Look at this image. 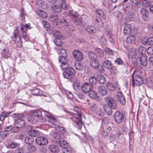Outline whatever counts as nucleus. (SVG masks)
I'll use <instances>...</instances> for the list:
<instances>
[{"label": "nucleus", "mask_w": 153, "mask_h": 153, "mask_svg": "<svg viewBox=\"0 0 153 153\" xmlns=\"http://www.w3.org/2000/svg\"><path fill=\"white\" fill-rule=\"evenodd\" d=\"M74 110L77 113V114H74L72 112L68 111L67 112L70 115L73 116L74 118H72L73 121L76 124V127L78 129H80L83 124L82 122V115L81 111V109L77 106L74 107Z\"/></svg>", "instance_id": "f257e3e1"}, {"label": "nucleus", "mask_w": 153, "mask_h": 153, "mask_svg": "<svg viewBox=\"0 0 153 153\" xmlns=\"http://www.w3.org/2000/svg\"><path fill=\"white\" fill-rule=\"evenodd\" d=\"M105 100L106 104L104 106V108L106 113L111 114L112 113L111 109H115L116 107L114 100L109 97H105Z\"/></svg>", "instance_id": "f03ea898"}, {"label": "nucleus", "mask_w": 153, "mask_h": 153, "mask_svg": "<svg viewBox=\"0 0 153 153\" xmlns=\"http://www.w3.org/2000/svg\"><path fill=\"white\" fill-rule=\"evenodd\" d=\"M53 137L57 140H59V145L63 149V152L65 150V149H68V145L66 141L61 136V135L59 133H55L53 135Z\"/></svg>", "instance_id": "7ed1b4c3"}, {"label": "nucleus", "mask_w": 153, "mask_h": 153, "mask_svg": "<svg viewBox=\"0 0 153 153\" xmlns=\"http://www.w3.org/2000/svg\"><path fill=\"white\" fill-rule=\"evenodd\" d=\"M68 16L74 21V22L77 25L81 24L82 22V19L79 17L77 12L73 10L69 11Z\"/></svg>", "instance_id": "20e7f679"}, {"label": "nucleus", "mask_w": 153, "mask_h": 153, "mask_svg": "<svg viewBox=\"0 0 153 153\" xmlns=\"http://www.w3.org/2000/svg\"><path fill=\"white\" fill-rule=\"evenodd\" d=\"M88 56L90 59V64L94 68H97L99 66V62L97 57L94 52L90 51L88 53Z\"/></svg>", "instance_id": "39448f33"}, {"label": "nucleus", "mask_w": 153, "mask_h": 153, "mask_svg": "<svg viewBox=\"0 0 153 153\" xmlns=\"http://www.w3.org/2000/svg\"><path fill=\"white\" fill-rule=\"evenodd\" d=\"M60 61L62 60V63L60 65V67L62 69H65L67 71L73 75L75 74V70L71 67H69L68 64L67 62V59L63 58H61Z\"/></svg>", "instance_id": "423d86ee"}, {"label": "nucleus", "mask_w": 153, "mask_h": 153, "mask_svg": "<svg viewBox=\"0 0 153 153\" xmlns=\"http://www.w3.org/2000/svg\"><path fill=\"white\" fill-rule=\"evenodd\" d=\"M14 114L15 115V125L16 126V128H20L24 126L25 123L23 119L24 115L22 114Z\"/></svg>", "instance_id": "0eeeda50"}, {"label": "nucleus", "mask_w": 153, "mask_h": 153, "mask_svg": "<svg viewBox=\"0 0 153 153\" xmlns=\"http://www.w3.org/2000/svg\"><path fill=\"white\" fill-rule=\"evenodd\" d=\"M134 73L132 75V85L133 87L136 85H142L143 82V80L142 77L138 74H136L134 79Z\"/></svg>", "instance_id": "6e6552de"}, {"label": "nucleus", "mask_w": 153, "mask_h": 153, "mask_svg": "<svg viewBox=\"0 0 153 153\" xmlns=\"http://www.w3.org/2000/svg\"><path fill=\"white\" fill-rule=\"evenodd\" d=\"M96 14L98 18L95 19V20L97 22L99 23L100 24H102L101 21V19H104L106 18V16L104 14V12L101 9H97L96 12Z\"/></svg>", "instance_id": "1a4fd4ad"}, {"label": "nucleus", "mask_w": 153, "mask_h": 153, "mask_svg": "<svg viewBox=\"0 0 153 153\" xmlns=\"http://www.w3.org/2000/svg\"><path fill=\"white\" fill-rule=\"evenodd\" d=\"M137 62L138 64L145 66L147 64V57L145 54H143L142 56H140L137 59Z\"/></svg>", "instance_id": "9d476101"}, {"label": "nucleus", "mask_w": 153, "mask_h": 153, "mask_svg": "<svg viewBox=\"0 0 153 153\" xmlns=\"http://www.w3.org/2000/svg\"><path fill=\"white\" fill-rule=\"evenodd\" d=\"M124 114L121 113L120 111H117L114 114V118L116 122L118 123H121L124 119Z\"/></svg>", "instance_id": "9b49d317"}, {"label": "nucleus", "mask_w": 153, "mask_h": 153, "mask_svg": "<svg viewBox=\"0 0 153 153\" xmlns=\"http://www.w3.org/2000/svg\"><path fill=\"white\" fill-rule=\"evenodd\" d=\"M19 33L20 32L19 30L16 28L13 32V37H14L15 39H16L18 37H19V41H18L17 42H16V44L17 46L19 47L22 46V39L20 36H19Z\"/></svg>", "instance_id": "f8f14e48"}, {"label": "nucleus", "mask_w": 153, "mask_h": 153, "mask_svg": "<svg viewBox=\"0 0 153 153\" xmlns=\"http://www.w3.org/2000/svg\"><path fill=\"white\" fill-rule=\"evenodd\" d=\"M36 143L39 145H45L48 142L47 139L43 137H38L36 139Z\"/></svg>", "instance_id": "ddd939ff"}, {"label": "nucleus", "mask_w": 153, "mask_h": 153, "mask_svg": "<svg viewBox=\"0 0 153 153\" xmlns=\"http://www.w3.org/2000/svg\"><path fill=\"white\" fill-rule=\"evenodd\" d=\"M56 38L54 40V42L57 46H60L63 44L61 39H63V36L61 35L59 32H57V34L55 35Z\"/></svg>", "instance_id": "4468645a"}, {"label": "nucleus", "mask_w": 153, "mask_h": 153, "mask_svg": "<svg viewBox=\"0 0 153 153\" xmlns=\"http://www.w3.org/2000/svg\"><path fill=\"white\" fill-rule=\"evenodd\" d=\"M92 88V86L86 82L83 84L81 87L82 90L84 93L89 92Z\"/></svg>", "instance_id": "2eb2a0df"}, {"label": "nucleus", "mask_w": 153, "mask_h": 153, "mask_svg": "<svg viewBox=\"0 0 153 153\" xmlns=\"http://www.w3.org/2000/svg\"><path fill=\"white\" fill-rule=\"evenodd\" d=\"M73 55L74 58L77 60L80 61L83 58L82 53L79 51L74 50L73 52Z\"/></svg>", "instance_id": "dca6fc26"}, {"label": "nucleus", "mask_w": 153, "mask_h": 153, "mask_svg": "<svg viewBox=\"0 0 153 153\" xmlns=\"http://www.w3.org/2000/svg\"><path fill=\"white\" fill-rule=\"evenodd\" d=\"M117 99L122 105H124L126 103V100L123 94L121 92H118Z\"/></svg>", "instance_id": "f3484780"}, {"label": "nucleus", "mask_w": 153, "mask_h": 153, "mask_svg": "<svg viewBox=\"0 0 153 153\" xmlns=\"http://www.w3.org/2000/svg\"><path fill=\"white\" fill-rule=\"evenodd\" d=\"M140 13L142 15L143 19L146 21L148 17L149 11L146 9L142 8L140 10Z\"/></svg>", "instance_id": "a211bd4d"}, {"label": "nucleus", "mask_w": 153, "mask_h": 153, "mask_svg": "<svg viewBox=\"0 0 153 153\" xmlns=\"http://www.w3.org/2000/svg\"><path fill=\"white\" fill-rule=\"evenodd\" d=\"M32 115L38 119L42 120V113L40 110L38 109L33 111L32 113Z\"/></svg>", "instance_id": "6ab92c4d"}, {"label": "nucleus", "mask_w": 153, "mask_h": 153, "mask_svg": "<svg viewBox=\"0 0 153 153\" xmlns=\"http://www.w3.org/2000/svg\"><path fill=\"white\" fill-rule=\"evenodd\" d=\"M49 150L51 152L57 153L59 151V148L58 146L54 145H51L48 146Z\"/></svg>", "instance_id": "aec40b11"}, {"label": "nucleus", "mask_w": 153, "mask_h": 153, "mask_svg": "<svg viewBox=\"0 0 153 153\" xmlns=\"http://www.w3.org/2000/svg\"><path fill=\"white\" fill-rule=\"evenodd\" d=\"M58 53L59 54H60L61 55V57H60L59 58V61L61 63H62V61H60V59L61 58H63L65 59V57L67 56V53H66V50L64 49H61L59 50V51H58Z\"/></svg>", "instance_id": "412c9836"}, {"label": "nucleus", "mask_w": 153, "mask_h": 153, "mask_svg": "<svg viewBox=\"0 0 153 153\" xmlns=\"http://www.w3.org/2000/svg\"><path fill=\"white\" fill-rule=\"evenodd\" d=\"M86 30L91 33H94L96 32V29L93 25H89L86 28Z\"/></svg>", "instance_id": "4be33fe9"}, {"label": "nucleus", "mask_w": 153, "mask_h": 153, "mask_svg": "<svg viewBox=\"0 0 153 153\" xmlns=\"http://www.w3.org/2000/svg\"><path fill=\"white\" fill-rule=\"evenodd\" d=\"M131 27L129 24H126L124 27L123 29V33L125 35L129 34L131 30Z\"/></svg>", "instance_id": "5701e85b"}, {"label": "nucleus", "mask_w": 153, "mask_h": 153, "mask_svg": "<svg viewBox=\"0 0 153 153\" xmlns=\"http://www.w3.org/2000/svg\"><path fill=\"white\" fill-rule=\"evenodd\" d=\"M98 91L99 92L103 95H106L107 93V90L106 88L102 85L99 87Z\"/></svg>", "instance_id": "b1692460"}, {"label": "nucleus", "mask_w": 153, "mask_h": 153, "mask_svg": "<svg viewBox=\"0 0 153 153\" xmlns=\"http://www.w3.org/2000/svg\"><path fill=\"white\" fill-rule=\"evenodd\" d=\"M2 56L4 58H7L10 56V53L7 47L4 48L1 52Z\"/></svg>", "instance_id": "393cba45"}, {"label": "nucleus", "mask_w": 153, "mask_h": 153, "mask_svg": "<svg viewBox=\"0 0 153 153\" xmlns=\"http://www.w3.org/2000/svg\"><path fill=\"white\" fill-rule=\"evenodd\" d=\"M128 55L132 59H134L136 58L137 55L136 49H130L128 53Z\"/></svg>", "instance_id": "a878e982"}, {"label": "nucleus", "mask_w": 153, "mask_h": 153, "mask_svg": "<svg viewBox=\"0 0 153 153\" xmlns=\"http://www.w3.org/2000/svg\"><path fill=\"white\" fill-rule=\"evenodd\" d=\"M37 13L40 17L45 18L48 16L47 13L45 11L41 9H37L36 10Z\"/></svg>", "instance_id": "bb28decb"}, {"label": "nucleus", "mask_w": 153, "mask_h": 153, "mask_svg": "<svg viewBox=\"0 0 153 153\" xmlns=\"http://www.w3.org/2000/svg\"><path fill=\"white\" fill-rule=\"evenodd\" d=\"M135 40V35L131 34L126 38V41L128 43H131L134 42Z\"/></svg>", "instance_id": "cd10ccee"}, {"label": "nucleus", "mask_w": 153, "mask_h": 153, "mask_svg": "<svg viewBox=\"0 0 153 153\" xmlns=\"http://www.w3.org/2000/svg\"><path fill=\"white\" fill-rule=\"evenodd\" d=\"M29 134L32 137H36L39 135L40 132L37 130H31L28 132Z\"/></svg>", "instance_id": "c85d7f7f"}, {"label": "nucleus", "mask_w": 153, "mask_h": 153, "mask_svg": "<svg viewBox=\"0 0 153 153\" xmlns=\"http://www.w3.org/2000/svg\"><path fill=\"white\" fill-rule=\"evenodd\" d=\"M104 66L108 69H111L112 68V65L111 62L108 59L105 60L103 63Z\"/></svg>", "instance_id": "c756f323"}, {"label": "nucleus", "mask_w": 153, "mask_h": 153, "mask_svg": "<svg viewBox=\"0 0 153 153\" xmlns=\"http://www.w3.org/2000/svg\"><path fill=\"white\" fill-rule=\"evenodd\" d=\"M89 96L91 99H96L98 97L97 92L91 90L89 92Z\"/></svg>", "instance_id": "7c9ffc66"}, {"label": "nucleus", "mask_w": 153, "mask_h": 153, "mask_svg": "<svg viewBox=\"0 0 153 153\" xmlns=\"http://www.w3.org/2000/svg\"><path fill=\"white\" fill-rule=\"evenodd\" d=\"M97 79L99 83L101 84H103L105 83L106 80L105 77L103 75L98 74L97 76Z\"/></svg>", "instance_id": "2f4dec72"}, {"label": "nucleus", "mask_w": 153, "mask_h": 153, "mask_svg": "<svg viewBox=\"0 0 153 153\" xmlns=\"http://www.w3.org/2000/svg\"><path fill=\"white\" fill-rule=\"evenodd\" d=\"M32 94L35 96L43 95L42 91L38 88H35L33 90L32 92ZM44 96H45L43 95Z\"/></svg>", "instance_id": "473e14b6"}, {"label": "nucleus", "mask_w": 153, "mask_h": 153, "mask_svg": "<svg viewBox=\"0 0 153 153\" xmlns=\"http://www.w3.org/2000/svg\"><path fill=\"white\" fill-rule=\"evenodd\" d=\"M51 8L52 10L56 12H59L61 11L62 10L60 5H53L52 6Z\"/></svg>", "instance_id": "72a5a7b5"}, {"label": "nucleus", "mask_w": 153, "mask_h": 153, "mask_svg": "<svg viewBox=\"0 0 153 153\" xmlns=\"http://www.w3.org/2000/svg\"><path fill=\"white\" fill-rule=\"evenodd\" d=\"M63 70H64V71L63 73V75L64 78L68 79H71L73 78V76L72 75L67 71L65 69Z\"/></svg>", "instance_id": "f704fd0d"}, {"label": "nucleus", "mask_w": 153, "mask_h": 153, "mask_svg": "<svg viewBox=\"0 0 153 153\" xmlns=\"http://www.w3.org/2000/svg\"><path fill=\"white\" fill-rule=\"evenodd\" d=\"M95 52L97 53L99 57H102L104 56L103 51L100 48H97L95 50Z\"/></svg>", "instance_id": "c9c22d12"}, {"label": "nucleus", "mask_w": 153, "mask_h": 153, "mask_svg": "<svg viewBox=\"0 0 153 153\" xmlns=\"http://www.w3.org/2000/svg\"><path fill=\"white\" fill-rule=\"evenodd\" d=\"M59 17L57 15L54 14L51 16L50 20L57 24L58 23Z\"/></svg>", "instance_id": "e433bc0d"}, {"label": "nucleus", "mask_w": 153, "mask_h": 153, "mask_svg": "<svg viewBox=\"0 0 153 153\" xmlns=\"http://www.w3.org/2000/svg\"><path fill=\"white\" fill-rule=\"evenodd\" d=\"M104 51L106 54L110 56H113L114 55V53L111 48L106 47L104 49Z\"/></svg>", "instance_id": "4c0bfd02"}, {"label": "nucleus", "mask_w": 153, "mask_h": 153, "mask_svg": "<svg viewBox=\"0 0 153 153\" xmlns=\"http://www.w3.org/2000/svg\"><path fill=\"white\" fill-rule=\"evenodd\" d=\"M48 122L51 124L55 125L56 124L57 122V119L52 115L51 117L49 118Z\"/></svg>", "instance_id": "58836bf2"}, {"label": "nucleus", "mask_w": 153, "mask_h": 153, "mask_svg": "<svg viewBox=\"0 0 153 153\" xmlns=\"http://www.w3.org/2000/svg\"><path fill=\"white\" fill-rule=\"evenodd\" d=\"M25 142L27 144H32L33 143L34 140L33 138L27 136L25 139Z\"/></svg>", "instance_id": "ea45409f"}, {"label": "nucleus", "mask_w": 153, "mask_h": 153, "mask_svg": "<svg viewBox=\"0 0 153 153\" xmlns=\"http://www.w3.org/2000/svg\"><path fill=\"white\" fill-rule=\"evenodd\" d=\"M74 67L76 69L78 70H81L83 68L82 65L80 62H76L75 63Z\"/></svg>", "instance_id": "a19ab883"}, {"label": "nucleus", "mask_w": 153, "mask_h": 153, "mask_svg": "<svg viewBox=\"0 0 153 153\" xmlns=\"http://www.w3.org/2000/svg\"><path fill=\"white\" fill-rule=\"evenodd\" d=\"M151 4L150 0H144L142 3L143 7H147L149 6Z\"/></svg>", "instance_id": "79ce46f5"}, {"label": "nucleus", "mask_w": 153, "mask_h": 153, "mask_svg": "<svg viewBox=\"0 0 153 153\" xmlns=\"http://www.w3.org/2000/svg\"><path fill=\"white\" fill-rule=\"evenodd\" d=\"M80 84L78 82H76L74 83L73 84V87L74 89L77 91H78L80 89Z\"/></svg>", "instance_id": "37998d69"}, {"label": "nucleus", "mask_w": 153, "mask_h": 153, "mask_svg": "<svg viewBox=\"0 0 153 153\" xmlns=\"http://www.w3.org/2000/svg\"><path fill=\"white\" fill-rule=\"evenodd\" d=\"M100 43L102 45H105L107 44V42L104 36H102L99 39Z\"/></svg>", "instance_id": "c03bdc74"}, {"label": "nucleus", "mask_w": 153, "mask_h": 153, "mask_svg": "<svg viewBox=\"0 0 153 153\" xmlns=\"http://www.w3.org/2000/svg\"><path fill=\"white\" fill-rule=\"evenodd\" d=\"M55 128H56L57 130L59 131L62 134L65 133L66 131V129L65 128L60 126H57V127L55 126Z\"/></svg>", "instance_id": "a18cd8bd"}, {"label": "nucleus", "mask_w": 153, "mask_h": 153, "mask_svg": "<svg viewBox=\"0 0 153 153\" xmlns=\"http://www.w3.org/2000/svg\"><path fill=\"white\" fill-rule=\"evenodd\" d=\"M138 52L140 54V56H142L143 54H144L145 52L144 48L142 46H140L138 48Z\"/></svg>", "instance_id": "49530a36"}, {"label": "nucleus", "mask_w": 153, "mask_h": 153, "mask_svg": "<svg viewBox=\"0 0 153 153\" xmlns=\"http://www.w3.org/2000/svg\"><path fill=\"white\" fill-rule=\"evenodd\" d=\"M42 111L44 112V114L45 116L47 117L48 118L52 115V113L44 109H42Z\"/></svg>", "instance_id": "de8ad7c7"}, {"label": "nucleus", "mask_w": 153, "mask_h": 153, "mask_svg": "<svg viewBox=\"0 0 153 153\" xmlns=\"http://www.w3.org/2000/svg\"><path fill=\"white\" fill-rule=\"evenodd\" d=\"M102 131L101 134L103 137H105L108 136L109 133L108 131L106 130V127L105 128H102Z\"/></svg>", "instance_id": "09e8293b"}, {"label": "nucleus", "mask_w": 153, "mask_h": 153, "mask_svg": "<svg viewBox=\"0 0 153 153\" xmlns=\"http://www.w3.org/2000/svg\"><path fill=\"white\" fill-rule=\"evenodd\" d=\"M27 149L29 152H34L36 150L35 147L33 145L28 146L27 147Z\"/></svg>", "instance_id": "8fccbe9b"}, {"label": "nucleus", "mask_w": 153, "mask_h": 153, "mask_svg": "<svg viewBox=\"0 0 153 153\" xmlns=\"http://www.w3.org/2000/svg\"><path fill=\"white\" fill-rule=\"evenodd\" d=\"M107 87L110 90L113 91L114 90V87L113 86L112 83L108 82L107 84Z\"/></svg>", "instance_id": "3c124183"}, {"label": "nucleus", "mask_w": 153, "mask_h": 153, "mask_svg": "<svg viewBox=\"0 0 153 153\" xmlns=\"http://www.w3.org/2000/svg\"><path fill=\"white\" fill-rule=\"evenodd\" d=\"M17 146V144L14 142L9 143L8 145V146L10 148H14Z\"/></svg>", "instance_id": "603ef678"}, {"label": "nucleus", "mask_w": 153, "mask_h": 153, "mask_svg": "<svg viewBox=\"0 0 153 153\" xmlns=\"http://www.w3.org/2000/svg\"><path fill=\"white\" fill-rule=\"evenodd\" d=\"M89 81L90 83L91 84H94L96 83L97 79L94 76H92L89 79Z\"/></svg>", "instance_id": "864d4df0"}, {"label": "nucleus", "mask_w": 153, "mask_h": 153, "mask_svg": "<svg viewBox=\"0 0 153 153\" xmlns=\"http://www.w3.org/2000/svg\"><path fill=\"white\" fill-rule=\"evenodd\" d=\"M8 134V132L4 130L1 132L0 136L2 138L4 139L7 137V135Z\"/></svg>", "instance_id": "5fc2aeb1"}, {"label": "nucleus", "mask_w": 153, "mask_h": 153, "mask_svg": "<svg viewBox=\"0 0 153 153\" xmlns=\"http://www.w3.org/2000/svg\"><path fill=\"white\" fill-rule=\"evenodd\" d=\"M134 15L132 13L130 12L128 14V18H127L129 21H132L133 20Z\"/></svg>", "instance_id": "6e6d98bb"}, {"label": "nucleus", "mask_w": 153, "mask_h": 153, "mask_svg": "<svg viewBox=\"0 0 153 153\" xmlns=\"http://www.w3.org/2000/svg\"><path fill=\"white\" fill-rule=\"evenodd\" d=\"M117 138L120 139H121L122 137L121 131L117 129L115 133Z\"/></svg>", "instance_id": "4d7b16f0"}, {"label": "nucleus", "mask_w": 153, "mask_h": 153, "mask_svg": "<svg viewBox=\"0 0 153 153\" xmlns=\"http://www.w3.org/2000/svg\"><path fill=\"white\" fill-rule=\"evenodd\" d=\"M115 63L118 65H122L123 64V61L120 58H117L115 61Z\"/></svg>", "instance_id": "13d9d810"}, {"label": "nucleus", "mask_w": 153, "mask_h": 153, "mask_svg": "<svg viewBox=\"0 0 153 153\" xmlns=\"http://www.w3.org/2000/svg\"><path fill=\"white\" fill-rule=\"evenodd\" d=\"M147 53L149 55L153 54V47H151L149 48L147 51Z\"/></svg>", "instance_id": "bf43d9fd"}, {"label": "nucleus", "mask_w": 153, "mask_h": 153, "mask_svg": "<svg viewBox=\"0 0 153 153\" xmlns=\"http://www.w3.org/2000/svg\"><path fill=\"white\" fill-rule=\"evenodd\" d=\"M148 38L146 37L143 38L141 39V43L144 45H146L148 44Z\"/></svg>", "instance_id": "052dcab7"}, {"label": "nucleus", "mask_w": 153, "mask_h": 153, "mask_svg": "<svg viewBox=\"0 0 153 153\" xmlns=\"http://www.w3.org/2000/svg\"><path fill=\"white\" fill-rule=\"evenodd\" d=\"M66 93L67 96V97L68 98L71 99L72 98H73V94L71 92L68 91H66Z\"/></svg>", "instance_id": "680f3d73"}, {"label": "nucleus", "mask_w": 153, "mask_h": 153, "mask_svg": "<svg viewBox=\"0 0 153 153\" xmlns=\"http://www.w3.org/2000/svg\"><path fill=\"white\" fill-rule=\"evenodd\" d=\"M42 24L44 27L48 28L50 27V25L49 23L47 22L42 21Z\"/></svg>", "instance_id": "e2e57ef3"}, {"label": "nucleus", "mask_w": 153, "mask_h": 153, "mask_svg": "<svg viewBox=\"0 0 153 153\" xmlns=\"http://www.w3.org/2000/svg\"><path fill=\"white\" fill-rule=\"evenodd\" d=\"M111 72L113 74H116L118 72V70L114 66H112V68L111 69Z\"/></svg>", "instance_id": "0e129e2a"}, {"label": "nucleus", "mask_w": 153, "mask_h": 153, "mask_svg": "<svg viewBox=\"0 0 153 153\" xmlns=\"http://www.w3.org/2000/svg\"><path fill=\"white\" fill-rule=\"evenodd\" d=\"M129 21L128 20V19L127 18H126L125 19H123L121 21V22H120V24L121 26H123L124 25L127 24H126L127 22H128Z\"/></svg>", "instance_id": "69168bd1"}, {"label": "nucleus", "mask_w": 153, "mask_h": 153, "mask_svg": "<svg viewBox=\"0 0 153 153\" xmlns=\"http://www.w3.org/2000/svg\"><path fill=\"white\" fill-rule=\"evenodd\" d=\"M148 44L150 45H153V37H149L148 38Z\"/></svg>", "instance_id": "338daca9"}, {"label": "nucleus", "mask_w": 153, "mask_h": 153, "mask_svg": "<svg viewBox=\"0 0 153 153\" xmlns=\"http://www.w3.org/2000/svg\"><path fill=\"white\" fill-rule=\"evenodd\" d=\"M102 122L103 124H104L105 125L108 124L109 121L108 118L105 117H103L102 119Z\"/></svg>", "instance_id": "774afa93"}]
</instances>
